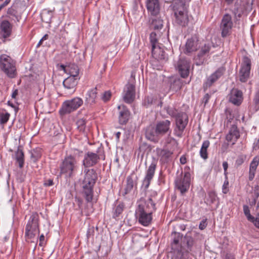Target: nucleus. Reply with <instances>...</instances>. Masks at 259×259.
Here are the masks:
<instances>
[{"instance_id":"1","label":"nucleus","mask_w":259,"mask_h":259,"mask_svg":"<svg viewBox=\"0 0 259 259\" xmlns=\"http://www.w3.org/2000/svg\"><path fill=\"white\" fill-rule=\"evenodd\" d=\"M136 217L140 224L144 226H148L152 221V214L156 210L155 204L151 198L147 200L141 198L137 202Z\"/></svg>"},{"instance_id":"2","label":"nucleus","mask_w":259,"mask_h":259,"mask_svg":"<svg viewBox=\"0 0 259 259\" xmlns=\"http://www.w3.org/2000/svg\"><path fill=\"white\" fill-rule=\"evenodd\" d=\"M170 124L169 120H164L157 121L154 126H149L146 130V138L154 143H158L165 134L170 136L171 132Z\"/></svg>"},{"instance_id":"3","label":"nucleus","mask_w":259,"mask_h":259,"mask_svg":"<svg viewBox=\"0 0 259 259\" xmlns=\"http://www.w3.org/2000/svg\"><path fill=\"white\" fill-rule=\"evenodd\" d=\"M84 178L82 182L83 194L86 201L90 202L93 197V187L97 180V174L94 169H85Z\"/></svg>"},{"instance_id":"4","label":"nucleus","mask_w":259,"mask_h":259,"mask_svg":"<svg viewBox=\"0 0 259 259\" xmlns=\"http://www.w3.org/2000/svg\"><path fill=\"white\" fill-rule=\"evenodd\" d=\"M39 233L38 228V215L36 212L32 213L26 226L25 237L27 242H33L35 236Z\"/></svg>"},{"instance_id":"5","label":"nucleus","mask_w":259,"mask_h":259,"mask_svg":"<svg viewBox=\"0 0 259 259\" xmlns=\"http://www.w3.org/2000/svg\"><path fill=\"white\" fill-rule=\"evenodd\" d=\"M172 10L175 22L183 27L187 25L189 18L186 4L175 2L172 5Z\"/></svg>"},{"instance_id":"6","label":"nucleus","mask_w":259,"mask_h":259,"mask_svg":"<svg viewBox=\"0 0 259 259\" xmlns=\"http://www.w3.org/2000/svg\"><path fill=\"white\" fill-rule=\"evenodd\" d=\"M0 69L10 78H14L17 75L15 62L6 54L0 56Z\"/></svg>"},{"instance_id":"7","label":"nucleus","mask_w":259,"mask_h":259,"mask_svg":"<svg viewBox=\"0 0 259 259\" xmlns=\"http://www.w3.org/2000/svg\"><path fill=\"white\" fill-rule=\"evenodd\" d=\"M78 168V162L72 155L66 156L60 165V174L70 177Z\"/></svg>"},{"instance_id":"8","label":"nucleus","mask_w":259,"mask_h":259,"mask_svg":"<svg viewBox=\"0 0 259 259\" xmlns=\"http://www.w3.org/2000/svg\"><path fill=\"white\" fill-rule=\"evenodd\" d=\"M83 104V100L79 97H75L64 101L60 109L61 115L69 114L79 108Z\"/></svg>"},{"instance_id":"9","label":"nucleus","mask_w":259,"mask_h":259,"mask_svg":"<svg viewBox=\"0 0 259 259\" xmlns=\"http://www.w3.org/2000/svg\"><path fill=\"white\" fill-rule=\"evenodd\" d=\"M176 127L174 130L175 135L181 137L188 122V115L183 112H179L175 117Z\"/></svg>"},{"instance_id":"10","label":"nucleus","mask_w":259,"mask_h":259,"mask_svg":"<svg viewBox=\"0 0 259 259\" xmlns=\"http://www.w3.org/2000/svg\"><path fill=\"white\" fill-rule=\"evenodd\" d=\"M251 61L247 56L242 58V63L238 73L239 80L242 82H246L249 78Z\"/></svg>"},{"instance_id":"11","label":"nucleus","mask_w":259,"mask_h":259,"mask_svg":"<svg viewBox=\"0 0 259 259\" xmlns=\"http://www.w3.org/2000/svg\"><path fill=\"white\" fill-rule=\"evenodd\" d=\"M105 159V155H102L99 149L97 153L89 151L84 156L82 164L85 167H92L97 164L100 159Z\"/></svg>"},{"instance_id":"12","label":"nucleus","mask_w":259,"mask_h":259,"mask_svg":"<svg viewBox=\"0 0 259 259\" xmlns=\"http://www.w3.org/2000/svg\"><path fill=\"white\" fill-rule=\"evenodd\" d=\"M191 175L189 172H185L184 175H181L178 177L175 180L176 188L182 194L187 192L190 187Z\"/></svg>"},{"instance_id":"13","label":"nucleus","mask_w":259,"mask_h":259,"mask_svg":"<svg viewBox=\"0 0 259 259\" xmlns=\"http://www.w3.org/2000/svg\"><path fill=\"white\" fill-rule=\"evenodd\" d=\"M233 25V23L231 16L228 14L224 15L220 26L221 30V36L223 37H226L231 34Z\"/></svg>"},{"instance_id":"14","label":"nucleus","mask_w":259,"mask_h":259,"mask_svg":"<svg viewBox=\"0 0 259 259\" xmlns=\"http://www.w3.org/2000/svg\"><path fill=\"white\" fill-rule=\"evenodd\" d=\"M173 241L171 242V249L173 250L172 258L175 259H182L184 253L182 251L181 246H180V241L181 236L180 233H174L172 234Z\"/></svg>"},{"instance_id":"15","label":"nucleus","mask_w":259,"mask_h":259,"mask_svg":"<svg viewBox=\"0 0 259 259\" xmlns=\"http://www.w3.org/2000/svg\"><path fill=\"white\" fill-rule=\"evenodd\" d=\"M176 70L183 78L187 77L189 74L190 62L185 58H180L175 64Z\"/></svg>"},{"instance_id":"16","label":"nucleus","mask_w":259,"mask_h":259,"mask_svg":"<svg viewBox=\"0 0 259 259\" xmlns=\"http://www.w3.org/2000/svg\"><path fill=\"white\" fill-rule=\"evenodd\" d=\"M157 164V161L154 159H153L146 170V175L143 181V186L145 189H147L149 187L151 181L154 177Z\"/></svg>"},{"instance_id":"17","label":"nucleus","mask_w":259,"mask_h":259,"mask_svg":"<svg viewBox=\"0 0 259 259\" xmlns=\"http://www.w3.org/2000/svg\"><path fill=\"white\" fill-rule=\"evenodd\" d=\"M224 67L219 68L214 72L211 74L203 84L204 90L210 88L217 80H218L224 73L225 71Z\"/></svg>"},{"instance_id":"18","label":"nucleus","mask_w":259,"mask_h":259,"mask_svg":"<svg viewBox=\"0 0 259 259\" xmlns=\"http://www.w3.org/2000/svg\"><path fill=\"white\" fill-rule=\"evenodd\" d=\"M78 79V78L69 76L64 80L63 85L65 89V94L71 95L75 92Z\"/></svg>"},{"instance_id":"19","label":"nucleus","mask_w":259,"mask_h":259,"mask_svg":"<svg viewBox=\"0 0 259 259\" xmlns=\"http://www.w3.org/2000/svg\"><path fill=\"white\" fill-rule=\"evenodd\" d=\"M199 47L197 38L192 37L187 39L183 51L185 54L189 55L196 51Z\"/></svg>"},{"instance_id":"20","label":"nucleus","mask_w":259,"mask_h":259,"mask_svg":"<svg viewBox=\"0 0 259 259\" xmlns=\"http://www.w3.org/2000/svg\"><path fill=\"white\" fill-rule=\"evenodd\" d=\"M135 98V87L131 83H127L125 85L123 92V100L126 103H132Z\"/></svg>"},{"instance_id":"21","label":"nucleus","mask_w":259,"mask_h":259,"mask_svg":"<svg viewBox=\"0 0 259 259\" xmlns=\"http://www.w3.org/2000/svg\"><path fill=\"white\" fill-rule=\"evenodd\" d=\"M239 137L240 132L237 125L235 124L231 125L229 132L226 136V140L228 142H232V144L234 145Z\"/></svg>"},{"instance_id":"22","label":"nucleus","mask_w":259,"mask_h":259,"mask_svg":"<svg viewBox=\"0 0 259 259\" xmlns=\"http://www.w3.org/2000/svg\"><path fill=\"white\" fill-rule=\"evenodd\" d=\"M243 101V93L237 89H233L229 95V101L235 105H239Z\"/></svg>"},{"instance_id":"23","label":"nucleus","mask_w":259,"mask_h":259,"mask_svg":"<svg viewBox=\"0 0 259 259\" xmlns=\"http://www.w3.org/2000/svg\"><path fill=\"white\" fill-rule=\"evenodd\" d=\"M97 94V87L89 90L85 95V105L90 107L95 105L96 103Z\"/></svg>"},{"instance_id":"24","label":"nucleus","mask_w":259,"mask_h":259,"mask_svg":"<svg viewBox=\"0 0 259 259\" xmlns=\"http://www.w3.org/2000/svg\"><path fill=\"white\" fill-rule=\"evenodd\" d=\"M146 6L152 16H157L159 14L160 6L158 0H147Z\"/></svg>"},{"instance_id":"25","label":"nucleus","mask_w":259,"mask_h":259,"mask_svg":"<svg viewBox=\"0 0 259 259\" xmlns=\"http://www.w3.org/2000/svg\"><path fill=\"white\" fill-rule=\"evenodd\" d=\"M12 25L8 20L2 21L0 25V35L4 38L10 37L12 34Z\"/></svg>"},{"instance_id":"26","label":"nucleus","mask_w":259,"mask_h":259,"mask_svg":"<svg viewBox=\"0 0 259 259\" xmlns=\"http://www.w3.org/2000/svg\"><path fill=\"white\" fill-rule=\"evenodd\" d=\"M8 17L15 22H19L22 18V12L18 7L13 6L7 11Z\"/></svg>"},{"instance_id":"27","label":"nucleus","mask_w":259,"mask_h":259,"mask_svg":"<svg viewBox=\"0 0 259 259\" xmlns=\"http://www.w3.org/2000/svg\"><path fill=\"white\" fill-rule=\"evenodd\" d=\"M212 43L207 42L204 44L201 48L197 58L199 59V62H196L197 65H200L203 63L204 57L207 55L211 48Z\"/></svg>"},{"instance_id":"28","label":"nucleus","mask_w":259,"mask_h":259,"mask_svg":"<svg viewBox=\"0 0 259 259\" xmlns=\"http://www.w3.org/2000/svg\"><path fill=\"white\" fill-rule=\"evenodd\" d=\"M118 109L119 110L118 119L119 123L121 124H126L130 116L128 110L123 105H119L118 106Z\"/></svg>"},{"instance_id":"29","label":"nucleus","mask_w":259,"mask_h":259,"mask_svg":"<svg viewBox=\"0 0 259 259\" xmlns=\"http://www.w3.org/2000/svg\"><path fill=\"white\" fill-rule=\"evenodd\" d=\"M152 55L157 60H164L166 57L165 53L159 45L153 46L152 48Z\"/></svg>"},{"instance_id":"30","label":"nucleus","mask_w":259,"mask_h":259,"mask_svg":"<svg viewBox=\"0 0 259 259\" xmlns=\"http://www.w3.org/2000/svg\"><path fill=\"white\" fill-rule=\"evenodd\" d=\"M259 164V156H255L251 162L250 163L249 165V177L248 179L249 181H252L255 176V171L256 168Z\"/></svg>"},{"instance_id":"31","label":"nucleus","mask_w":259,"mask_h":259,"mask_svg":"<svg viewBox=\"0 0 259 259\" xmlns=\"http://www.w3.org/2000/svg\"><path fill=\"white\" fill-rule=\"evenodd\" d=\"M210 146V142L208 140H205L203 142L199 154L200 157L204 160L208 158L207 149Z\"/></svg>"},{"instance_id":"32","label":"nucleus","mask_w":259,"mask_h":259,"mask_svg":"<svg viewBox=\"0 0 259 259\" xmlns=\"http://www.w3.org/2000/svg\"><path fill=\"white\" fill-rule=\"evenodd\" d=\"M15 157L17 162L19 163V167L22 168L24 166V155L21 147H19L18 148V149L15 153Z\"/></svg>"},{"instance_id":"33","label":"nucleus","mask_w":259,"mask_h":259,"mask_svg":"<svg viewBox=\"0 0 259 259\" xmlns=\"http://www.w3.org/2000/svg\"><path fill=\"white\" fill-rule=\"evenodd\" d=\"M134 186L135 183L132 177L131 176H128L126 178V184L122 192V195L125 196L131 192Z\"/></svg>"},{"instance_id":"34","label":"nucleus","mask_w":259,"mask_h":259,"mask_svg":"<svg viewBox=\"0 0 259 259\" xmlns=\"http://www.w3.org/2000/svg\"><path fill=\"white\" fill-rule=\"evenodd\" d=\"M152 18L151 27L155 30L161 29L163 27V20L160 17L155 16Z\"/></svg>"},{"instance_id":"35","label":"nucleus","mask_w":259,"mask_h":259,"mask_svg":"<svg viewBox=\"0 0 259 259\" xmlns=\"http://www.w3.org/2000/svg\"><path fill=\"white\" fill-rule=\"evenodd\" d=\"M53 17V12L51 11L44 10L41 14L42 21L46 23H50Z\"/></svg>"},{"instance_id":"36","label":"nucleus","mask_w":259,"mask_h":259,"mask_svg":"<svg viewBox=\"0 0 259 259\" xmlns=\"http://www.w3.org/2000/svg\"><path fill=\"white\" fill-rule=\"evenodd\" d=\"M70 75L69 76L74 77V78H78L79 74V69L78 66L75 64H71L68 66V73Z\"/></svg>"},{"instance_id":"37","label":"nucleus","mask_w":259,"mask_h":259,"mask_svg":"<svg viewBox=\"0 0 259 259\" xmlns=\"http://www.w3.org/2000/svg\"><path fill=\"white\" fill-rule=\"evenodd\" d=\"M172 154V152L167 149L161 150L159 155L164 162H167Z\"/></svg>"},{"instance_id":"38","label":"nucleus","mask_w":259,"mask_h":259,"mask_svg":"<svg viewBox=\"0 0 259 259\" xmlns=\"http://www.w3.org/2000/svg\"><path fill=\"white\" fill-rule=\"evenodd\" d=\"M218 199L216 193L214 191H210L208 193V197L206 198V203L211 205Z\"/></svg>"},{"instance_id":"39","label":"nucleus","mask_w":259,"mask_h":259,"mask_svg":"<svg viewBox=\"0 0 259 259\" xmlns=\"http://www.w3.org/2000/svg\"><path fill=\"white\" fill-rule=\"evenodd\" d=\"M157 101V98L152 96H147L145 98L143 104L145 106L148 107L152 105L155 104Z\"/></svg>"},{"instance_id":"40","label":"nucleus","mask_w":259,"mask_h":259,"mask_svg":"<svg viewBox=\"0 0 259 259\" xmlns=\"http://www.w3.org/2000/svg\"><path fill=\"white\" fill-rule=\"evenodd\" d=\"M87 120L85 119L82 118H80L76 121V125L77 129L80 132H84L86 128Z\"/></svg>"},{"instance_id":"41","label":"nucleus","mask_w":259,"mask_h":259,"mask_svg":"<svg viewBox=\"0 0 259 259\" xmlns=\"http://www.w3.org/2000/svg\"><path fill=\"white\" fill-rule=\"evenodd\" d=\"M182 82L180 79L176 78L170 83V88L173 90L177 91L180 89Z\"/></svg>"},{"instance_id":"42","label":"nucleus","mask_w":259,"mask_h":259,"mask_svg":"<svg viewBox=\"0 0 259 259\" xmlns=\"http://www.w3.org/2000/svg\"><path fill=\"white\" fill-rule=\"evenodd\" d=\"M184 242H185L187 244V251L189 252L191 251L194 244L193 238L190 236L186 235L184 238Z\"/></svg>"},{"instance_id":"43","label":"nucleus","mask_w":259,"mask_h":259,"mask_svg":"<svg viewBox=\"0 0 259 259\" xmlns=\"http://www.w3.org/2000/svg\"><path fill=\"white\" fill-rule=\"evenodd\" d=\"M164 110L166 113L172 117H176L177 115L179 113L177 110L174 107H171L169 106H165L164 108Z\"/></svg>"},{"instance_id":"44","label":"nucleus","mask_w":259,"mask_h":259,"mask_svg":"<svg viewBox=\"0 0 259 259\" xmlns=\"http://www.w3.org/2000/svg\"><path fill=\"white\" fill-rule=\"evenodd\" d=\"M124 204L123 203H119L115 209V212L113 214L114 218L118 217L123 211L124 209Z\"/></svg>"},{"instance_id":"45","label":"nucleus","mask_w":259,"mask_h":259,"mask_svg":"<svg viewBox=\"0 0 259 259\" xmlns=\"http://www.w3.org/2000/svg\"><path fill=\"white\" fill-rule=\"evenodd\" d=\"M243 209L244 214L249 221H252V220H254V217L250 214L249 208L247 205H243Z\"/></svg>"},{"instance_id":"46","label":"nucleus","mask_w":259,"mask_h":259,"mask_svg":"<svg viewBox=\"0 0 259 259\" xmlns=\"http://www.w3.org/2000/svg\"><path fill=\"white\" fill-rule=\"evenodd\" d=\"M111 96V92L110 91H106L101 95V98L104 102H107L110 100Z\"/></svg>"},{"instance_id":"47","label":"nucleus","mask_w":259,"mask_h":259,"mask_svg":"<svg viewBox=\"0 0 259 259\" xmlns=\"http://www.w3.org/2000/svg\"><path fill=\"white\" fill-rule=\"evenodd\" d=\"M150 40L152 46V48L153 46L159 45L157 42V38L156 37V34L155 32H152L150 35Z\"/></svg>"},{"instance_id":"48","label":"nucleus","mask_w":259,"mask_h":259,"mask_svg":"<svg viewBox=\"0 0 259 259\" xmlns=\"http://www.w3.org/2000/svg\"><path fill=\"white\" fill-rule=\"evenodd\" d=\"M10 114L8 112L2 113L0 115V123L4 124L7 122L10 117Z\"/></svg>"},{"instance_id":"49","label":"nucleus","mask_w":259,"mask_h":259,"mask_svg":"<svg viewBox=\"0 0 259 259\" xmlns=\"http://www.w3.org/2000/svg\"><path fill=\"white\" fill-rule=\"evenodd\" d=\"M246 158V156L243 155H240L238 156L237 159L235 161V166L238 167L242 165Z\"/></svg>"},{"instance_id":"50","label":"nucleus","mask_w":259,"mask_h":259,"mask_svg":"<svg viewBox=\"0 0 259 259\" xmlns=\"http://www.w3.org/2000/svg\"><path fill=\"white\" fill-rule=\"evenodd\" d=\"M40 154L34 150L31 152V159L34 162H35L39 158H40Z\"/></svg>"},{"instance_id":"51","label":"nucleus","mask_w":259,"mask_h":259,"mask_svg":"<svg viewBox=\"0 0 259 259\" xmlns=\"http://www.w3.org/2000/svg\"><path fill=\"white\" fill-rule=\"evenodd\" d=\"M229 182L228 181V178L225 181L224 184L222 187V192L224 194H227L229 191Z\"/></svg>"},{"instance_id":"52","label":"nucleus","mask_w":259,"mask_h":259,"mask_svg":"<svg viewBox=\"0 0 259 259\" xmlns=\"http://www.w3.org/2000/svg\"><path fill=\"white\" fill-rule=\"evenodd\" d=\"M94 235V227H89L87 232V237L89 239L91 237L93 236Z\"/></svg>"},{"instance_id":"53","label":"nucleus","mask_w":259,"mask_h":259,"mask_svg":"<svg viewBox=\"0 0 259 259\" xmlns=\"http://www.w3.org/2000/svg\"><path fill=\"white\" fill-rule=\"evenodd\" d=\"M223 167L224 170V175L225 176V178L227 179V175H228V172H227V169L228 168V163L227 161H224L223 163Z\"/></svg>"},{"instance_id":"54","label":"nucleus","mask_w":259,"mask_h":259,"mask_svg":"<svg viewBox=\"0 0 259 259\" xmlns=\"http://www.w3.org/2000/svg\"><path fill=\"white\" fill-rule=\"evenodd\" d=\"M54 182L52 179H48L45 181L44 185L47 187H49L53 185Z\"/></svg>"},{"instance_id":"55","label":"nucleus","mask_w":259,"mask_h":259,"mask_svg":"<svg viewBox=\"0 0 259 259\" xmlns=\"http://www.w3.org/2000/svg\"><path fill=\"white\" fill-rule=\"evenodd\" d=\"M254 102L255 105L259 107V91L255 94Z\"/></svg>"},{"instance_id":"56","label":"nucleus","mask_w":259,"mask_h":259,"mask_svg":"<svg viewBox=\"0 0 259 259\" xmlns=\"http://www.w3.org/2000/svg\"><path fill=\"white\" fill-rule=\"evenodd\" d=\"M257 216L258 217L256 218L254 217V220L250 222L253 223L256 227L259 228V213H258Z\"/></svg>"},{"instance_id":"57","label":"nucleus","mask_w":259,"mask_h":259,"mask_svg":"<svg viewBox=\"0 0 259 259\" xmlns=\"http://www.w3.org/2000/svg\"><path fill=\"white\" fill-rule=\"evenodd\" d=\"M206 227V221H202L200 222L199 225V228L200 230H203Z\"/></svg>"},{"instance_id":"58","label":"nucleus","mask_w":259,"mask_h":259,"mask_svg":"<svg viewBox=\"0 0 259 259\" xmlns=\"http://www.w3.org/2000/svg\"><path fill=\"white\" fill-rule=\"evenodd\" d=\"M180 163L185 164L187 162V158L185 155H182L180 159Z\"/></svg>"},{"instance_id":"59","label":"nucleus","mask_w":259,"mask_h":259,"mask_svg":"<svg viewBox=\"0 0 259 259\" xmlns=\"http://www.w3.org/2000/svg\"><path fill=\"white\" fill-rule=\"evenodd\" d=\"M18 90L16 89L14 91H13L12 94V98L13 99H15L16 98V96L18 95Z\"/></svg>"},{"instance_id":"60","label":"nucleus","mask_w":259,"mask_h":259,"mask_svg":"<svg viewBox=\"0 0 259 259\" xmlns=\"http://www.w3.org/2000/svg\"><path fill=\"white\" fill-rule=\"evenodd\" d=\"M226 259H235V257L234 254L227 253L226 255Z\"/></svg>"},{"instance_id":"61","label":"nucleus","mask_w":259,"mask_h":259,"mask_svg":"<svg viewBox=\"0 0 259 259\" xmlns=\"http://www.w3.org/2000/svg\"><path fill=\"white\" fill-rule=\"evenodd\" d=\"M60 67L61 69L63 70L65 73H68V66L66 67L64 65L62 64Z\"/></svg>"},{"instance_id":"62","label":"nucleus","mask_w":259,"mask_h":259,"mask_svg":"<svg viewBox=\"0 0 259 259\" xmlns=\"http://www.w3.org/2000/svg\"><path fill=\"white\" fill-rule=\"evenodd\" d=\"M209 97H210V96L208 94H206L204 96V97L203 98V100H204L205 104H206L207 103L208 100L209 99Z\"/></svg>"},{"instance_id":"63","label":"nucleus","mask_w":259,"mask_h":259,"mask_svg":"<svg viewBox=\"0 0 259 259\" xmlns=\"http://www.w3.org/2000/svg\"><path fill=\"white\" fill-rule=\"evenodd\" d=\"M44 240H45V236L43 234L41 235L40 237H39V245L40 246H42V243H43V242L44 241Z\"/></svg>"},{"instance_id":"64","label":"nucleus","mask_w":259,"mask_h":259,"mask_svg":"<svg viewBox=\"0 0 259 259\" xmlns=\"http://www.w3.org/2000/svg\"><path fill=\"white\" fill-rule=\"evenodd\" d=\"M234 13L235 16H236L237 15L238 16V17H240L241 15V13H239L238 8L234 10Z\"/></svg>"}]
</instances>
